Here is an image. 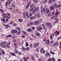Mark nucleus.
Returning <instances> with one entry per match:
<instances>
[{"label":"nucleus","instance_id":"2eb2a0df","mask_svg":"<svg viewBox=\"0 0 61 61\" xmlns=\"http://www.w3.org/2000/svg\"><path fill=\"white\" fill-rule=\"evenodd\" d=\"M9 43H8L7 44H6V46H7L8 47H10L9 46H10V42H9Z\"/></svg>","mask_w":61,"mask_h":61},{"label":"nucleus","instance_id":"c03bdc74","mask_svg":"<svg viewBox=\"0 0 61 61\" xmlns=\"http://www.w3.org/2000/svg\"><path fill=\"white\" fill-rule=\"evenodd\" d=\"M30 48H32L33 47V45L32 44H30Z\"/></svg>","mask_w":61,"mask_h":61},{"label":"nucleus","instance_id":"473e14b6","mask_svg":"<svg viewBox=\"0 0 61 61\" xmlns=\"http://www.w3.org/2000/svg\"><path fill=\"white\" fill-rule=\"evenodd\" d=\"M21 33V31H19L18 32V33H17V34L18 35H20V34Z\"/></svg>","mask_w":61,"mask_h":61},{"label":"nucleus","instance_id":"9b49d317","mask_svg":"<svg viewBox=\"0 0 61 61\" xmlns=\"http://www.w3.org/2000/svg\"><path fill=\"white\" fill-rule=\"evenodd\" d=\"M37 31H41L42 29V28L41 27H39L38 28H37Z\"/></svg>","mask_w":61,"mask_h":61},{"label":"nucleus","instance_id":"f03ea898","mask_svg":"<svg viewBox=\"0 0 61 61\" xmlns=\"http://www.w3.org/2000/svg\"><path fill=\"white\" fill-rule=\"evenodd\" d=\"M46 25H47L49 29H51L52 28V25H51V23H46Z\"/></svg>","mask_w":61,"mask_h":61},{"label":"nucleus","instance_id":"a18cd8bd","mask_svg":"<svg viewBox=\"0 0 61 61\" xmlns=\"http://www.w3.org/2000/svg\"><path fill=\"white\" fill-rule=\"evenodd\" d=\"M24 59L25 61H27V58H24Z\"/></svg>","mask_w":61,"mask_h":61},{"label":"nucleus","instance_id":"5701e85b","mask_svg":"<svg viewBox=\"0 0 61 61\" xmlns=\"http://www.w3.org/2000/svg\"><path fill=\"white\" fill-rule=\"evenodd\" d=\"M34 45H35L36 46H38L39 45V43H34Z\"/></svg>","mask_w":61,"mask_h":61},{"label":"nucleus","instance_id":"20e7f679","mask_svg":"<svg viewBox=\"0 0 61 61\" xmlns=\"http://www.w3.org/2000/svg\"><path fill=\"white\" fill-rule=\"evenodd\" d=\"M18 31L17 30H11V32L12 34H14V33H17Z\"/></svg>","mask_w":61,"mask_h":61},{"label":"nucleus","instance_id":"79ce46f5","mask_svg":"<svg viewBox=\"0 0 61 61\" xmlns=\"http://www.w3.org/2000/svg\"><path fill=\"white\" fill-rule=\"evenodd\" d=\"M47 61H52L51 58H50L47 60Z\"/></svg>","mask_w":61,"mask_h":61},{"label":"nucleus","instance_id":"a19ab883","mask_svg":"<svg viewBox=\"0 0 61 61\" xmlns=\"http://www.w3.org/2000/svg\"><path fill=\"white\" fill-rule=\"evenodd\" d=\"M50 38L51 39H53V35H52V34L50 35Z\"/></svg>","mask_w":61,"mask_h":61},{"label":"nucleus","instance_id":"cd10ccee","mask_svg":"<svg viewBox=\"0 0 61 61\" xmlns=\"http://www.w3.org/2000/svg\"><path fill=\"white\" fill-rule=\"evenodd\" d=\"M35 34L37 36H40V33L38 32H36Z\"/></svg>","mask_w":61,"mask_h":61},{"label":"nucleus","instance_id":"4c0bfd02","mask_svg":"<svg viewBox=\"0 0 61 61\" xmlns=\"http://www.w3.org/2000/svg\"><path fill=\"white\" fill-rule=\"evenodd\" d=\"M34 5H35V4L34 3H32V4H31V6H30V8L33 7V6Z\"/></svg>","mask_w":61,"mask_h":61},{"label":"nucleus","instance_id":"de8ad7c7","mask_svg":"<svg viewBox=\"0 0 61 61\" xmlns=\"http://www.w3.org/2000/svg\"><path fill=\"white\" fill-rule=\"evenodd\" d=\"M13 25V26H16V25H17V24L16 23H14Z\"/></svg>","mask_w":61,"mask_h":61},{"label":"nucleus","instance_id":"7ed1b4c3","mask_svg":"<svg viewBox=\"0 0 61 61\" xmlns=\"http://www.w3.org/2000/svg\"><path fill=\"white\" fill-rule=\"evenodd\" d=\"M23 16L25 18H26V16H28V13L27 12H26L25 13L24 12L23 13ZM25 15L26 16H25Z\"/></svg>","mask_w":61,"mask_h":61},{"label":"nucleus","instance_id":"052dcab7","mask_svg":"<svg viewBox=\"0 0 61 61\" xmlns=\"http://www.w3.org/2000/svg\"><path fill=\"white\" fill-rule=\"evenodd\" d=\"M13 24V22L12 21H11L10 23V25H12V24Z\"/></svg>","mask_w":61,"mask_h":61},{"label":"nucleus","instance_id":"2f4dec72","mask_svg":"<svg viewBox=\"0 0 61 61\" xmlns=\"http://www.w3.org/2000/svg\"><path fill=\"white\" fill-rule=\"evenodd\" d=\"M25 44L26 46V47H27V46H29V44H28L27 42H26V43H25Z\"/></svg>","mask_w":61,"mask_h":61},{"label":"nucleus","instance_id":"1a4fd4ad","mask_svg":"<svg viewBox=\"0 0 61 61\" xmlns=\"http://www.w3.org/2000/svg\"><path fill=\"white\" fill-rule=\"evenodd\" d=\"M39 24V23L38 20L34 22V24L35 25H38Z\"/></svg>","mask_w":61,"mask_h":61},{"label":"nucleus","instance_id":"864d4df0","mask_svg":"<svg viewBox=\"0 0 61 61\" xmlns=\"http://www.w3.org/2000/svg\"><path fill=\"white\" fill-rule=\"evenodd\" d=\"M54 11H55V10L52 12V15H55V12H54Z\"/></svg>","mask_w":61,"mask_h":61},{"label":"nucleus","instance_id":"aec40b11","mask_svg":"<svg viewBox=\"0 0 61 61\" xmlns=\"http://www.w3.org/2000/svg\"><path fill=\"white\" fill-rule=\"evenodd\" d=\"M7 14L9 16H7V17H8V18H7L8 19H10V13H7Z\"/></svg>","mask_w":61,"mask_h":61},{"label":"nucleus","instance_id":"f3484780","mask_svg":"<svg viewBox=\"0 0 61 61\" xmlns=\"http://www.w3.org/2000/svg\"><path fill=\"white\" fill-rule=\"evenodd\" d=\"M50 12V10L49 9H46V14H48Z\"/></svg>","mask_w":61,"mask_h":61},{"label":"nucleus","instance_id":"dca6fc26","mask_svg":"<svg viewBox=\"0 0 61 61\" xmlns=\"http://www.w3.org/2000/svg\"><path fill=\"white\" fill-rule=\"evenodd\" d=\"M50 8L51 10H53L55 8L54 7L52 6H50Z\"/></svg>","mask_w":61,"mask_h":61},{"label":"nucleus","instance_id":"72a5a7b5","mask_svg":"<svg viewBox=\"0 0 61 61\" xmlns=\"http://www.w3.org/2000/svg\"><path fill=\"white\" fill-rule=\"evenodd\" d=\"M61 7V4H59V5H58L57 6V8H59Z\"/></svg>","mask_w":61,"mask_h":61},{"label":"nucleus","instance_id":"f704fd0d","mask_svg":"<svg viewBox=\"0 0 61 61\" xmlns=\"http://www.w3.org/2000/svg\"><path fill=\"white\" fill-rule=\"evenodd\" d=\"M46 43L47 45L49 44L50 43V42H49V40H48L47 42H46Z\"/></svg>","mask_w":61,"mask_h":61},{"label":"nucleus","instance_id":"e433bc0d","mask_svg":"<svg viewBox=\"0 0 61 61\" xmlns=\"http://www.w3.org/2000/svg\"><path fill=\"white\" fill-rule=\"evenodd\" d=\"M8 4V1H7L5 3V6H7Z\"/></svg>","mask_w":61,"mask_h":61},{"label":"nucleus","instance_id":"6ab92c4d","mask_svg":"<svg viewBox=\"0 0 61 61\" xmlns=\"http://www.w3.org/2000/svg\"><path fill=\"white\" fill-rule=\"evenodd\" d=\"M23 21V19H18V21L19 22H20V23H21Z\"/></svg>","mask_w":61,"mask_h":61},{"label":"nucleus","instance_id":"e2e57ef3","mask_svg":"<svg viewBox=\"0 0 61 61\" xmlns=\"http://www.w3.org/2000/svg\"><path fill=\"white\" fill-rule=\"evenodd\" d=\"M18 54L19 55H22V53H21V52H19Z\"/></svg>","mask_w":61,"mask_h":61},{"label":"nucleus","instance_id":"8fccbe9b","mask_svg":"<svg viewBox=\"0 0 61 61\" xmlns=\"http://www.w3.org/2000/svg\"><path fill=\"white\" fill-rule=\"evenodd\" d=\"M35 15L36 16V17H37L38 16H39L40 15L39 13L37 15V14H35Z\"/></svg>","mask_w":61,"mask_h":61},{"label":"nucleus","instance_id":"412c9836","mask_svg":"<svg viewBox=\"0 0 61 61\" xmlns=\"http://www.w3.org/2000/svg\"><path fill=\"white\" fill-rule=\"evenodd\" d=\"M57 15H53L52 16V18H54V19H56V18H57Z\"/></svg>","mask_w":61,"mask_h":61},{"label":"nucleus","instance_id":"ddd939ff","mask_svg":"<svg viewBox=\"0 0 61 61\" xmlns=\"http://www.w3.org/2000/svg\"><path fill=\"white\" fill-rule=\"evenodd\" d=\"M3 25L5 26V28L6 29L7 28H8L9 27V25L4 24Z\"/></svg>","mask_w":61,"mask_h":61},{"label":"nucleus","instance_id":"bb28decb","mask_svg":"<svg viewBox=\"0 0 61 61\" xmlns=\"http://www.w3.org/2000/svg\"><path fill=\"white\" fill-rule=\"evenodd\" d=\"M11 36H12V35H9L6 36V38H8V37H11Z\"/></svg>","mask_w":61,"mask_h":61},{"label":"nucleus","instance_id":"bf43d9fd","mask_svg":"<svg viewBox=\"0 0 61 61\" xmlns=\"http://www.w3.org/2000/svg\"><path fill=\"white\" fill-rule=\"evenodd\" d=\"M22 48L24 50H25V48L23 47H22Z\"/></svg>","mask_w":61,"mask_h":61},{"label":"nucleus","instance_id":"39448f33","mask_svg":"<svg viewBox=\"0 0 61 61\" xmlns=\"http://www.w3.org/2000/svg\"><path fill=\"white\" fill-rule=\"evenodd\" d=\"M2 16L4 18H8V17L7 16V14L5 13L2 14Z\"/></svg>","mask_w":61,"mask_h":61},{"label":"nucleus","instance_id":"6e6d98bb","mask_svg":"<svg viewBox=\"0 0 61 61\" xmlns=\"http://www.w3.org/2000/svg\"><path fill=\"white\" fill-rule=\"evenodd\" d=\"M36 12L33 10L32 11V13L33 14H36Z\"/></svg>","mask_w":61,"mask_h":61},{"label":"nucleus","instance_id":"09e8293b","mask_svg":"<svg viewBox=\"0 0 61 61\" xmlns=\"http://www.w3.org/2000/svg\"><path fill=\"white\" fill-rule=\"evenodd\" d=\"M30 25H34V23H32V22H30Z\"/></svg>","mask_w":61,"mask_h":61},{"label":"nucleus","instance_id":"4468645a","mask_svg":"<svg viewBox=\"0 0 61 61\" xmlns=\"http://www.w3.org/2000/svg\"><path fill=\"white\" fill-rule=\"evenodd\" d=\"M32 15V14L31 13V12H30L29 14L27 16V18H29Z\"/></svg>","mask_w":61,"mask_h":61},{"label":"nucleus","instance_id":"6e6552de","mask_svg":"<svg viewBox=\"0 0 61 61\" xmlns=\"http://www.w3.org/2000/svg\"><path fill=\"white\" fill-rule=\"evenodd\" d=\"M39 9V7H38L37 8H35L34 10H33V11H35V12H36Z\"/></svg>","mask_w":61,"mask_h":61},{"label":"nucleus","instance_id":"b1692460","mask_svg":"<svg viewBox=\"0 0 61 61\" xmlns=\"http://www.w3.org/2000/svg\"><path fill=\"white\" fill-rule=\"evenodd\" d=\"M33 2H34L35 4H36V3H37L38 1V0H34Z\"/></svg>","mask_w":61,"mask_h":61},{"label":"nucleus","instance_id":"4d7b16f0","mask_svg":"<svg viewBox=\"0 0 61 61\" xmlns=\"http://www.w3.org/2000/svg\"><path fill=\"white\" fill-rule=\"evenodd\" d=\"M36 52H39V49L38 48H36Z\"/></svg>","mask_w":61,"mask_h":61},{"label":"nucleus","instance_id":"c756f323","mask_svg":"<svg viewBox=\"0 0 61 61\" xmlns=\"http://www.w3.org/2000/svg\"><path fill=\"white\" fill-rule=\"evenodd\" d=\"M56 4H53L52 5L54 7H55V8H56Z\"/></svg>","mask_w":61,"mask_h":61},{"label":"nucleus","instance_id":"f8f14e48","mask_svg":"<svg viewBox=\"0 0 61 61\" xmlns=\"http://www.w3.org/2000/svg\"><path fill=\"white\" fill-rule=\"evenodd\" d=\"M1 20L2 21H3V22L4 23H5L6 21H5V19L4 18H1Z\"/></svg>","mask_w":61,"mask_h":61},{"label":"nucleus","instance_id":"0e129e2a","mask_svg":"<svg viewBox=\"0 0 61 61\" xmlns=\"http://www.w3.org/2000/svg\"><path fill=\"white\" fill-rule=\"evenodd\" d=\"M33 19H33V18L32 17H31L30 18V20H33Z\"/></svg>","mask_w":61,"mask_h":61},{"label":"nucleus","instance_id":"423d86ee","mask_svg":"<svg viewBox=\"0 0 61 61\" xmlns=\"http://www.w3.org/2000/svg\"><path fill=\"white\" fill-rule=\"evenodd\" d=\"M55 37H57V36L59 35V32H57L56 31L55 32Z\"/></svg>","mask_w":61,"mask_h":61},{"label":"nucleus","instance_id":"13d9d810","mask_svg":"<svg viewBox=\"0 0 61 61\" xmlns=\"http://www.w3.org/2000/svg\"><path fill=\"white\" fill-rule=\"evenodd\" d=\"M46 1H43V4H46Z\"/></svg>","mask_w":61,"mask_h":61},{"label":"nucleus","instance_id":"f257e3e1","mask_svg":"<svg viewBox=\"0 0 61 61\" xmlns=\"http://www.w3.org/2000/svg\"><path fill=\"white\" fill-rule=\"evenodd\" d=\"M6 43L5 42H2L0 44V45L1 46H2L3 47L5 48V47L6 46Z\"/></svg>","mask_w":61,"mask_h":61},{"label":"nucleus","instance_id":"7c9ffc66","mask_svg":"<svg viewBox=\"0 0 61 61\" xmlns=\"http://www.w3.org/2000/svg\"><path fill=\"white\" fill-rule=\"evenodd\" d=\"M30 49V47H27L25 48V50H26L27 51H28V50H29Z\"/></svg>","mask_w":61,"mask_h":61},{"label":"nucleus","instance_id":"9d476101","mask_svg":"<svg viewBox=\"0 0 61 61\" xmlns=\"http://www.w3.org/2000/svg\"><path fill=\"white\" fill-rule=\"evenodd\" d=\"M40 51L42 53H45V51L44 50V49L43 48H41L40 50Z\"/></svg>","mask_w":61,"mask_h":61},{"label":"nucleus","instance_id":"680f3d73","mask_svg":"<svg viewBox=\"0 0 61 61\" xmlns=\"http://www.w3.org/2000/svg\"><path fill=\"white\" fill-rule=\"evenodd\" d=\"M15 49H17L18 48V47H17V46H15Z\"/></svg>","mask_w":61,"mask_h":61},{"label":"nucleus","instance_id":"49530a36","mask_svg":"<svg viewBox=\"0 0 61 61\" xmlns=\"http://www.w3.org/2000/svg\"><path fill=\"white\" fill-rule=\"evenodd\" d=\"M57 45V44H56V43H55L53 44V46H56Z\"/></svg>","mask_w":61,"mask_h":61},{"label":"nucleus","instance_id":"393cba45","mask_svg":"<svg viewBox=\"0 0 61 61\" xmlns=\"http://www.w3.org/2000/svg\"><path fill=\"white\" fill-rule=\"evenodd\" d=\"M59 14V13L58 12V11H57L55 13V15H58Z\"/></svg>","mask_w":61,"mask_h":61},{"label":"nucleus","instance_id":"69168bd1","mask_svg":"<svg viewBox=\"0 0 61 61\" xmlns=\"http://www.w3.org/2000/svg\"><path fill=\"white\" fill-rule=\"evenodd\" d=\"M32 29V30H34L35 29V27H31Z\"/></svg>","mask_w":61,"mask_h":61},{"label":"nucleus","instance_id":"4be33fe9","mask_svg":"<svg viewBox=\"0 0 61 61\" xmlns=\"http://www.w3.org/2000/svg\"><path fill=\"white\" fill-rule=\"evenodd\" d=\"M27 31L28 32H32V31H33L30 28H29V29H27Z\"/></svg>","mask_w":61,"mask_h":61},{"label":"nucleus","instance_id":"c9c22d12","mask_svg":"<svg viewBox=\"0 0 61 61\" xmlns=\"http://www.w3.org/2000/svg\"><path fill=\"white\" fill-rule=\"evenodd\" d=\"M38 22L39 23H40V22H41L42 21V19H40L39 20H38Z\"/></svg>","mask_w":61,"mask_h":61},{"label":"nucleus","instance_id":"a878e982","mask_svg":"<svg viewBox=\"0 0 61 61\" xmlns=\"http://www.w3.org/2000/svg\"><path fill=\"white\" fill-rule=\"evenodd\" d=\"M14 52L15 53H18V50H16V49H15L14 50Z\"/></svg>","mask_w":61,"mask_h":61},{"label":"nucleus","instance_id":"37998d69","mask_svg":"<svg viewBox=\"0 0 61 61\" xmlns=\"http://www.w3.org/2000/svg\"><path fill=\"white\" fill-rule=\"evenodd\" d=\"M52 61H56V60L55 59L53 58H52Z\"/></svg>","mask_w":61,"mask_h":61},{"label":"nucleus","instance_id":"ea45409f","mask_svg":"<svg viewBox=\"0 0 61 61\" xmlns=\"http://www.w3.org/2000/svg\"><path fill=\"white\" fill-rule=\"evenodd\" d=\"M45 9L44 8H43L42 9V11L43 12H44V13H45Z\"/></svg>","mask_w":61,"mask_h":61},{"label":"nucleus","instance_id":"774afa93","mask_svg":"<svg viewBox=\"0 0 61 61\" xmlns=\"http://www.w3.org/2000/svg\"><path fill=\"white\" fill-rule=\"evenodd\" d=\"M23 33H24V34H25V35H26V32L24 31L23 32Z\"/></svg>","mask_w":61,"mask_h":61},{"label":"nucleus","instance_id":"c85d7f7f","mask_svg":"<svg viewBox=\"0 0 61 61\" xmlns=\"http://www.w3.org/2000/svg\"><path fill=\"white\" fill-rule=\"evenodd\" d=\"M10 55H12L13 56H15V53L13 52L11 53H10Z\"/></svg>","mask_w":61,"mask_h":61},{"label":"nucleus","instance_id":"603ef678","mask_svg":"<svg viewBox=\"0 0 61 61\" xmlns=\"http://www.w3.org/2000/svg\"><path fill=\"white\" fill-rule=\"evenodd\" d=\"M11 6H12L13 7H15V4H11Z\"/></svg>","mask_w":61,"mask_h":61},{"label":"nucleus","instance_id":"58836bf2","mask_svg":"<svg viewBox=\"0 0 61 61\" xmlns=\"http://www.w3.org/2000/svg\"><path fill=\"white\" fill-rule=\"evenodd\" d=\"M51 15V13L50 12H49L48 15V16H50V15Z\"/></svg>","mask_w":61,"mask_h":61},{"label":"nucleus","instance_id":"3c124183","mask_svg":"<svg viewBox=\"0 0 61 61\" xmlns=\"http://www.w3.org/2000/svg\"><path fill=\"white\" fill-rule=\"evenodd\" d=\"M51 2H52L51 1V0H49L48 2L49 4H51Z\"/></svg>","mask_w":61,"mask_h":61},{"label":"nucleus","instance_id":"a211bd4d","mask_svg":"<svg viewBox=\"0 0 61 61\" xmlns=\"http://www.w3.org/2000/svg\"><path fill=\"white\" fill-rule=\"evenodd\" d=\"M30 3H29L28 4L26 5V9H28V8L29 6V5H30Z\"/></svg>","mask_w":61,"mask_h":61},{"label":"nucleus","instance_id":"5fc2aeb1","mask_svg":"<svg viewBox=\"0 0 61 61\" xmlns=\"http://www.w3.org/2000/svg\"><path fill=\"white\" fill-rule=\"evenodd\" d=\"M16 29H17L18 30H20V28L18 27H16Z\"/></svg>","mask_w":61,"mask_h":61},{"label":"nucleus","instance_id":"338daca9","mask_svg":"<svg viewBox=\"0 0 61 61\" xmlns=\"http://www.w3.org/2000/svg\"><path fill=\"white\" fill-rule=\"evenodd\" d=\"M9 21V19H6V22H8V21Z\"/></svg>","mask_w":61,"mask_h":61},{"label":"nucleus","instance_id":"0eeeda50","mask_svg":"<svg viewBox=\"0 0 61 61\" xmlns=\"http://www.w3.org/2000/svg\"><path fill=\"white\" fill-rule=\"evenodd\" d=\"M45 55L46 56H48V57H50L51 56L50 54H49V52H46V53L45 54Z\"/></svg>","mask_w":61,"mask_h":61}]
</instances>
